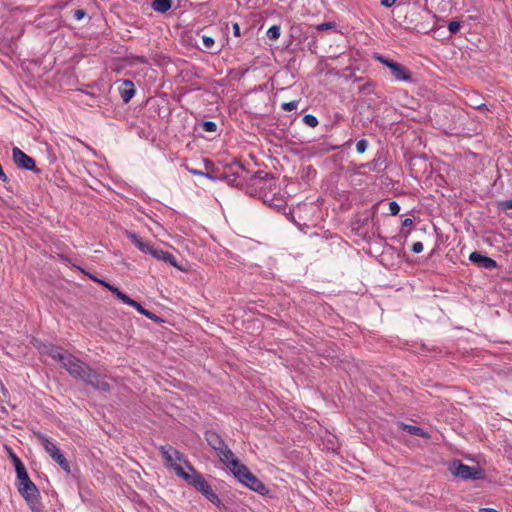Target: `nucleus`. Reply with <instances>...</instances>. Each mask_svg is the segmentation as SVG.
Returning a JSON list of instances; mask_svg holds the SVG:
<instances>
[{"label":"nucleus","instance_id":"35","mask_svg":"<svg viewBox=\"0 0 512 512\" xmlns=\"http://www.w3.org/2000/svg\"><path fill=\"white\" fill-rule=\"evenodd\" d=\"M368 141L365 139H361L356 143V150L359 154L364 153L367 150Z\"/></svg>","mask_w":512,"mask_h":512},{"label":"nucleus","instance_id":"24","mask_svg":"<svg viewBox=\"0 0 512 512\" xmlns=\"http://www.w3.org/2000/svg\"><path fill=\"white\" fill-rule=\"evenodd\" d=\"M5 449L7 450L8 456L15 467L16 473L26 468L23 462L20 460V458L13 452V450L9 446L6 445Z\"/></svg>","mask_w":512,"mask_h":512},{"label":"nucleus","instance_id":"8","mask_svg":"<svg viewBox=\"0 0 512 512\" xmlns=\"http://www.w3.org/2000/svg\"><path fill=\"white\" fill-rule=\"evenodd\" d=\"M233 164L232 176L228 178V184L234 187H248L250 171L246 169L239 160L235 159Z\"/></svg>","mask_w":512,"mask_h":512},{"label":"nucleus","instance_id":"50","mask_svg":"<svg viewBox=\"0 0 512 512\" xmlns=\"http://www.w3.org/2000/svg\"><path fill=\"white\" fill-rule=\"evenodd\" d=\"M479 512H499L496 509L493 508H480Z\"/></svg>","mask_w":512,"mask_h":512},{"label":"nucleus","instance_id":"28","mask_svg":"<svg viewBox=\"0 0 512 512\" xmlns=\"http://www.w3.org/2000/svg\"><path fill=\"white\" fill-rule=\"evenodd\" d=\"M375 83L372 81H367L364 84L359 86V92L362 95H369L374 92Z\"/></svg>","mask_w":512,"mask_h":512},{"label":"nucleus","instance_id":"14","mask_svg":"<svg viewBox=\"0 0 512 512\" xmlns=\"http://www.w3.org/2000/svg\"><path fill=\"white\" fill-rule=\"evenodd\" d=\"M119 94L123 101V103L127 104L134 97L136 93V89L134 83L131 80H121L119 81Z\"/></svg>","mask_w":512,"mask_h":512},{"label":"nucleus","instance_id":"9","mask_svg":"<svg viewBox=\"0 0 512 512\" xmlns=\"http://www.w3.org/2000/svg\"><path fill=\"white\" fill-rule=\"evenodd\" d=\"M12 159L19 169L33 171L36 174L41 173V170L36 167L35 160L18 147L12 149Z\"/></svg>","mask_w":512,"mask_h":512},{"label":"nucleus","instance_id":"48","mask_svg":"<svg viewBox=\"0 0 512 512\" xmlns=\"http://www.w3.org/2000/svg\"><path fill=\"white\" fill-rule=\"evenodd\" d=\"M413 224V220L410 219V218H405L403 221H402V227H409Z\"/></svg>","mask_w":512,"mask_h":512},{"label":"nucleus","instance_id":"20","mask_svg":"<svg viewBox=\"0 0 512 512\" xmlns=\"http://www.w3.org/2000/svg\"><path fill=\"white\" fill-rule=\"evenodd\" d=\"M204 168H205V178L210 179L212 181H216L217 177H220L218 175V172L222 167L215 166V164L207 158L203 159Z\"/></svg>","mask_w":512,"mask_h":512},{"label":"nucleus","instance_id":"4","mask_svg":"<svg viewBox=\"0 0 512 512\" xmlns=\"http://www.w3.org/2000/svg\"><path fill=\"white\" fill-rule=\"evenodd\" d=\"M232 473L240 483L252 491L257 492L262 496L269 493V489L266 487V485L259 478H257L246 465L242 464L240 461L233 462Z\"/></svg>","mask_w":512,"mask_h":512},{"label":"nucleus","instance_id":"21","mask_svg":"<svg viewBox=\"0 0 512 512\" xmlns=\"http://www.w3.org/2000/svg\"><path fill=\"white\" fill-rule=\"evenodd\" d=\"M172 450H173V447L170 445L160 446V453H161L163 459L165 460V465L172 468L175 471V467L181 466V465L174 462Z\"/></svg>","mask_w":512,"mask_h":512},{"label":"nucleus","instance_id":"36","mask_svg":"<svg viewBox=\"0 0 512 512\" xmlns=\"http://www.w3.org/2000/svg\"><path fill=\"white\" fill-rule=\"evenodd\" d=\"M298 106V101L294 100V101H290V102H284L282 105H281V108L284 110V111H292V110H295Z\"/></svg>","mask_w":512,"mask_h":512},{"label":"nucleus","instance_id":"1","mask_svg":"<svg viewBox=\"0 0 512 512\" xmlns=\"http://www.w3.org/2000/svg\"><path fill=\"white\" fill-rule=\"evenodd\" d=\"M185 466L189 472H186L182 466L175 467L177 476L184 479L189 485L193 486L200 492L208 501L213 503L219 509L226 510V505L220 500L218 495L213 491L211 485L204 479V477L189 463L185 461Z\"/></svg>","mask_w":512,"mask_h":512},{"label":"nucleus","instance_id":"7","mask_svg":"<svg viewBox=\"0 0 512 512\" xmlns=\"http://www.w3.org/2000/svg\"><path fill=\"white\" fill-rule=\"evenodd\" d=\"M62 368H64L71 377L77 380L84 379V376L90 371L92 368L89 364L80 360L73 354L69 353L65 356L64 361L61 364Z\"/></svg>","mask_w":512,"mask_h":512},{"label":"nucleus","instance_id":"47","mask_svg":"<svg viewBox=\"0 0 512 512\" xmlns=\"http://www.w3.org/2000/svg\"><path fill=\"white\" fill-rule=\"evenodd\" d=\"M79 270H81L82 273L86 274L91 280H93L94 282H98L99 278H97L95 275L93 274H90L88 272H85L83 269H81L80 267H78Z\"/></svg>","mask_w":512,"mask_h":512},{"label":"nucleus","instance_id":"19","mask_svg":"<svg viewBox=\"0 0 512 512\" xmlns=\"http://www.w3.org/2000/svg\"><path fill=\"white\" fill-rule=\"evenodd\" d=\"M399 428L410 435L418 436L422 438H430V434L419 426L405 424L403 422L398 423Z\"/></svg>","mask_w":512,"mask_h":512},{"label":"nucleus","instance_id":"42","mask_svg":"<svg viewBox=\"0 0 512 512\" xmlns=\"http://www.w3.org/2000/svg\"><path fill=\"white\" fill-rule=\"evenodd\" d=\"M396 1L397 0H382L381 5L386 8H390L395 5Z\"/></svg>","mask_w":512,"mask_h":512},{"label":"nucleus","instance_id":"32","mask_svg":"<svg viewBox=\"0 0 512 512\" xmlns=\"http://www.w3.org/2000/svg\"><path fill=\"white\" fill-rule=\"evenodd\" d=\"M376 60L379 61L380 63H382L387 68H389L390 71H391V68L397 63L396 61L388 59L382 55L377 56Z\"/></svg>","mask_w":512,"mask_h":512},{"label":"nucleus","instance_id":"40","mask_svg":"<svg viewBox=\"0 0 512 512\" xmlns=\"http://www.w3.org/2000/svg\"><path fill=\"white\" fill-rule=\"evenodd\" d=\"M411 251L415 254H419L423 251V244L422 242H415L413 243L411 247Z\"/></svg>","mask_w":512,"mask_h":512},{"label":"nucleus","instance_id":"13","mask_svg":"<svg viewBox=\"0 0 512 512\" xmlns=\"http://www.w3.org/2000/svg\"><path fill=\"white\" fill-rule=\"evenodd\" d=\"M149 254L153 258H155V259H157L159 261H162V262H164L166 264H169V265L177 268L180 271H184V268L181 267L178 264V262H177L176 258L174 257V255H172L171 253H169L167 251H163L161 249H158V248H155V247L152 246Z\"/></svg>","mask_w":512,"mask_h":512},{"label":"nucleus","instance_id":"46","mask_svg":"<svg viewBox=\"0 0 512 512\" xmlns=\"http://www.w3.org/2000/svg\"><path fill=\"white\" fill-rule=\"evenodd\" d=\"M381 202H378L376 204H374L372 207H371V217L372 219L375 217V215L377 214V211H378V207L380 205Z\"/></svg>","mask_w":512,"mask_h":512},{"label":"nucleus","instance_id":"29","mask_svg":"<svg viewBox=\"0 0 512 512\" xmlns=\"http://www.w3.org/2000/svg\"><path fill=\"white\" fill-rule=\"evenodd\" d=\"M302 121L311 128H315L319 123L318 119L312 114H305Z\"/></svg>","mask_w":512,"mask_h":512},{"label":"nucleus","instance_id":"34","mask_svg":"<svg viewBox=\"0 0 512 512\" xmlns=\"http://www.w3.org/2000/svg\"><path fill=\"white\" fill-rule=\"evenodd\" d=\"M335 27H336L335 22H324V23L317 25L315 28L318 31H326V30L333 29Z\"/></svg>","mask_w":512,"mask_h":512},{"label":"nucleus","instance_id":"22","mask_svg":"<svg viewBox=\"0 0 512 512\" xmlns=\"http://www.w3.org/2000/svg\"><path fill=\"white\" fill-rule=\"evenodd\" d=\"M129 306H132L135 308L140 314L146 316L147 318L153 320L156 323H163L164 320L157 316L156 314L150 312L149 310L145 309L139 302L132 299V301L129 303Z\"/></svg>","mask_w":512,"mask_h":512},{"label":"nucleus","instance_id":"25","mask_svg":"<svg viewBox=\"0 0 512 512\" xmlns=\"http://www.w3.org/2000/svg\"><path fill=\"white\" fill-rule=\"evenodd\" d=\"M108 290L119 300H121L123 303L129 305V303L132 301V298H130L128 295L123 293L121 290H119L116 286L111 285V287H108Z\"/></svg>","mask_w":512,"mask_h":512},{"label":"nucleus","instance_id":"6","mask_svg":"<svg viewBox=\"0 0 512 512\" xmlns=\"http://www.w3.org/2000/svg\"><path fill=\"white\" fill-rule=\"evenodd\" d=\"M34 436L43 446L45 451L50 455V457L61 467L63 471L67 474L71 473L70 463L65 458V456L61 453L58 447L52 443L43 433L40 431L34 432Z\"/></svg>","mask_w":512,"mask_h":512},{"label":"nucleus","instance_id":"43","mask_svg":"<svg viewBox=\"0 0 512 512\" xmlns=\"http://www.w3.org/2000/svg\"><path fill=\"white\" fill-rule=\"evenodd\" d=\"M501 208L503 210H506V209H512V200H505L501 203Z\"/></svg>","mask_w":512,"mask_h":512},{"label":"nucleus","instance_id":"37","mask_svg":"<svg viewBox=\"0 0 512 512\" xmlns=\"http://www.w3.org/2000/svg\"><path fill=\"white\" fill-rule=\"evenodd\" d=\"M389 211L390 214L395 216L400 212V205L396 201L389 202Z\"/></svg>","mask_w":512,"mask_h":512},{"label":"nucleus","instance_id":"12","mask_svg":"<svg viewBox=\"0 0 512 512\" xmlns=\"http://www.w3.org/2000/svg\"><path fill=\"white\" fill-rule=\"evenodd\" d=\"M40 352L44 355L51 357L52 359H54L58 362H60L61 364L64 361L65 356H67V354H69L62 347L51 344V343L43 344L40 348Z\"/></svg>","mask_w":512,"mask_h":512},{"label":"nucleus","instance_id":"49","mask_svg":"<svg viewBox=\"0 0 512 512\" xmlns=\"http://www.w3.org/2000/svg\"><path fill=\"white\" fill-rule=\"evenodd\" d=\"M100 285H102L103 287H105L107 290H108V287H111V284L108 283L107 281L105 280H102V279H99L98 282Z\"/></svg>","mask_w":512,"mask_h":512},{"label":"nucleus","instance_id":"3","mask_svg":"<svg viewBox=\"0 0 512 512\" xmlns=\"http://www.w3.org/2000/svg\"><path fill=\"white\" fill-rule=\"evenodd\" d=\"M247 190L249 193L259 192L262 194L261 197L263 198L264 202L272 200V198H269L268 192H266V190H269L272 195L276 194V179L272 173L265 172L263 170L250 173Z\"/></svg>","mask_w":512,"mask_h":512},{"label":"nucleus","instance_id":"39","mask_svg":"<svg viewBox=\"0 0 512 512\" xmlns=\"http://www.w3.org/2000/svg\"><path fill=\"white\" fill-rule=\"evenodd\" d=\"M73 16L76 20H82L86 16V11L84 9H76L73 12Z\"/></svg>","mask_w":512,"mask_h":512},{"label":"nucleus","instance_id":"51","mask_svg":"<svg viewBox=\"0 0 512 512\" xmlns=\"http://www.w3.org/2000/svg\"><path fill=\"white\" fill-rule=\"evenodd\" d=\"M368 221H369V217H365V218L359 220V222H361L362 225H367Z\"/></svg>","mask_w":512,"mask_h":512},{"label":"nucleus","instance_id":"11","mask_svg":"<svg viewBox=\"0 0 512 512\" xmlns=\"http://www.w3.org/2000/svg\"><path fill=\"white\" fill-rule=\"evenodd\" d=\"M469 260L479 268L491 270V269H495L498 267V264L494 259H492L486 255H483L482 253H480L478 251H473L469 255Z\"/></svg>","mask_w":512,"mask_h":512},{"label":"nucleus","instance_id":"27","mask_svg":"<svg viewBox=\"0 0 512 512\" xmlns=\"http://www.w3.org/2000/svg\"><path fill=\"white\" fill-rule=\"evenodd\" d=\"M280 34H281V29H280L279 25H272L267 30V33H266L268 39H270L272 41H275V40L279 39Z\"/></svg>","mask_w":512,"mask_h":512},{"label":"nucleus","instance_id":"16","mask_svg":"<svg viewBox=\"0 0 512 512\" xmlns=\"http://www.w3.org/2000/svg\"><path fill=\"white\" fill-rule=\"evenodd\" d=\"M205 440L207 441L208 445L217 452L218 450L222 449L226 443L222 439V437L214 430H207L204 434Z\"/></svg>","mask_w":512,"mask_h":512},{"label":"nucleus","instance_id":"44","mask_svg":"<svg viewBox=\"0 0 512 512\" xmlns=\"http://www.w3.org/2000/svg\"><path fill=\"white\" fill-rule=\"evenodd\" d=\"M232 28H233L234 36L239 37L241 35L239 24L238 23H233Z\"/></svg>","mask_w":512,"mask_h":512},{"label":"nucleus","instance_id":"15","mask_svg":"<svg viewBox=\"0 0 512 512\" xmlns=\"http://www.w3.org/2000/svg\"><path fill=\"white\" fill-rule=\"evenodd\" d=\"M390 72L396 81L413 82L411 71L399 62L391 68Z\"/></svg>","mask_w":512,"mask_h":512},{"label":"nucleus","instance_id":"30","mask_svg":"<svg viewBox=\"0 0 512 512\" xmlns=\"http://www.w3.org/2000/svg\"><path fill=\"white\" fill-rule=\"evenodd\" d=\"M201 127L205 132L214 133L217 130V124L214 121H203Z\"/></svg>","mask_w":512,"mask_h":512},{"label":"nucleus","instance_id":"26","mask_svg":"<svg viewBox=\"0 0 512 512\" xmlns=\"http://www.w3.org/2000/svg\"><path fill=\"white\" fill-rule=\"evenodd\" d=\"M232 168L233 164H228L226 166H223L220 171L218 172V175L220 177H217V180H223L228 183V178L232 176Z\"/></svg>","mask_w":512,"mask_h":512},{"label":"nucleus","instance_id":"23","mask_svg":"<svg viewBox=\"0 0 512 512\" xmlns=\"http://www.w3.org/2000/svg\"><path fill=\"white\" fill-rule=\"evenodd\" d=\"M151 7L155 12L164 14L172 7V0H152Z\"/></svg>","mask_w":512,"mask_h":512},{"label":"nucleus","instance_id":"5","mask_svg":"<svg viewBox=\"0 0 512 512\" xmlns=\"http://www.w3.org/2000/svg\"><path fill=\"white\" fill-rule=\"evenodd\" d=\"M453 476L461 480H483L486 478L484 469L480 466H468L460 460H454L449 465Z\"/></svg>","mask_w":512,"mask_h":512},{"label":"nucleus","instance_id":"33","mask_svg":"<svg viewBox=\"0 0 512 512\" xmlns=\"http://www.w3.org/2000/svg\"><path fill=\"white\" fill-rule=\"evenodd\" d=\"M460 22L458 21H450L448 23V30L450 32V34L454 35V34H457L460 30Z\"/></svg>","mask_w":512,"mask_h":512},{"label":"nucleus","instance_id":"41","mask_svg":"<svg viewBox=\"0 0 512 512\" xmlns=\"http://www.w3.org/2000/svg\"><path fill=\"white\" fill-rule=\"evenodd\" d=\"M187 170L192 175L205 177V171L194 169V168H189V167H187Z\"/></svg>","mask_w":512,"mask_h":512},{"label":"nucleus","instance_id":"38","mask_svg":"<svg viewBox=\"0 0 512 512\" xmlns=\"http://www.w3.org/2000/svg\"><path fill=\"white\" fill-rule=\"evenodd\" d=\"M172 453H173V457H174V462L179 461V462H183L185 464V461H187V460L184 458L183 453H181L180 451H178L175 448H173Z\"/></svg>","mask_w":512,"mask_h":512},{"label":"nucleus","instance_id":"2","mask_svg":"<svg viewBox=\"0 0 512 512\" xmlns=\"http://www.w3.org/2000/svg\"><path fill=\"white\" fill-rule=\"evenodd\" d=\"M15 486L32 512H43L39 489L30 479L26 468L16 473Z\"/></svg>","mask_w":512,"mask_h":512},{"label":"nucleus","instance_id":"45","mask_svg":"<svg viewBox=\"0 0 512 512\" xmlns=\"http://www.w3.org/2000/svg\"><path fill=\"white\" fill-rule=\"evenodd\" d=\"M473 107L479 111H488L489 110L485 103L475 104V105H473Z\"/></svg>","mask_w":512,"mask_h":512},{"label":"nucleus","instance_id":"17","mask_svg":"<svg viewBox=\"0 0 512 512\" xmlns=\"http://www.w3.org/2000/svg\"><path fill=\"white\" fill-rule=\"evenodd\" d=\"M217 455L221 462H223L232 472L233 462L239 461L234 457V453L225 445L222 449L218 450Z\"/></svg>","mask_w":512,"mask_h":512},{"label":"nucleus","instance_id":"10","mask_svg":"<svg viewBox=\"0 0 512 512\" xmlns=\"http://www.w3.org/2000/svg\"><path fill=\"white\" fill-rule=\"evenodd\" d=\"M87 385H90L95 390L109 393L111 391V385L106 382L95 369L91 368L90 371L82 379Z\"/></svg>","mask_w":512,"mask_h":512},{"label":"nucleus","instance_id":"31","mask_svg":"<svg viewBox=\"0 0 512 512\" xmlns=\"http://www.w3.org/2000/svg\"><path fill=\"white\" fill-rule=\"evenodd\" d=\"M201 39H202V43H203L205 49L211 50L214 47L215 41H214L213 37L207 36V35H202Z\"/></svg>","mask_w":512,"mask_h":512},{"label":"nucleus","instance_id":"18","mask_svg":"<svg viewBox=\"0 0 512 512\" xmlns=\"http://www.w3.org/2000/svg\"><path fill=\"white\" fill-rule=\"evenodd\" d=\"M125 235L141 252L149 254L152 246L144 242L135 232L126 230Z\"/></svg>","mask_w":512,"mask_h":512}]
</instances>
